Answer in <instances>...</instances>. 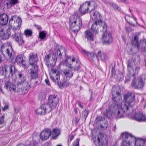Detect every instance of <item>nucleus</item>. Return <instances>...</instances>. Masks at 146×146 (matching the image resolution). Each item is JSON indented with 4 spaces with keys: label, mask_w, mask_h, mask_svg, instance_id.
<instances>
[{
    "label": "nucleus",
    "mask_w": 146,
    "mask_h": 146,
    "mask_svg": "<svg viewBox=\"0 0 146 146\" xmlns=\"http://www.w3.org/2000/svg\"><path fill=\"white\" fill-rule=\"evenodd\" d=\"M65 51V48L62 46H59L57 48V54L58 56L57 58L56 56V54H49L45 56L44 60L46 65L49 68V70H51L52 73H60L62 72L60 70V65H58L57 68H53L52 67L53 63L56 62L57 58L61 59L62 57V54Z\"/></svg>",
    "instance_id": "1"
},
{
    "label": "nucleus",
    "mask_w": 146,
    "mask_h": 146,
    "mask_svg": "<svg viewBox=\"0 0 146 146\" xmlns=\"http://www.w3.org/2000/svg\"><path fill=\"white\" fill-rule=\"evenodd\" d=\"M22 23V21L17 16L14 15L11 17L9 20V25L11 28H13L14 33L12 34V37L15 41H18L21 37V32L19 30Z\"/></svg>",
    "instance_id": "2"
},
{
    "label": "nucleus",
    "mask_w": 146,
    "mask_h": 146,
    "mask_svg": "<svg viewBox=\"0 0 146 146\" xmlns=\"http://www.w3.org/2000/svg\"><path fill=\"white\" fill-rule=\"evenodd\" d=\"M69 23L70 28L74 32H78L80 30L82 27V21L78 16L77 12L70 17Z\"/></svg>",
    "instance_id": "3"
},
{
    "label": "nucleus",
    "mask_w": 146,
    "mask_h": 146,
    "mask_svg": "<svg viewBox=\"0 0 146 146\" xmlns=\"http://www.w3.org/2000/svg\"><path fill=\"white\" fill-rule=\"evenodd\" d=\"M117 109H116V112L115 114V117L117 118L122 117L123 116V113L128 111L129 108H132L131 104L128 103L123 102L121 104V108L119 107V105L117 104Z\"/></svg>",
    "instance_id": "4"
},
{
    "label": "nucleus",
    "mask_w": 146,
    "mask_h": 146,
    "mask_svg": "<svg viewBox=\"0 0 146 146\" xmlns=\"http://www.w3.org/2000/svg\"><path fill=\"white\" fill-rule=\"evenodd\" d=\"M146 75H143V74L140 76L137 77H134L131 82V86L135 89H142L144 86L145 82L143 80H145L144 77Z\"/></svg>",
    "instance_id": "5"
},
{
    "label": "nucleus",
    "mask_w": 146,
    "mask_h": 146,
    "mask_svg": "<svg viewBox=\"0 0 146 146\" xmlns=\"http://www.w3.org/2000/svg\"><path fill=\"white\" fill-rule=\"evenodd\" d=\"M97 7V4L94 1H86L83 5H81L79 9V11L82 15H83L88 12V10L94 7L95 9Z\"/></svg>",
    "instance_id": "6"
},
{
    "label": "nucleus",
    "mask_w": 146,
    "mask_h": 146,
    "mask_svg": "<svg viewBox=\"0 0 146 146\" xmlns=\"http://www.w3.org/2000/svg\"><path fill=\"white\" fill-rule=\"evenodd\" d=\"M122 137L121 146H132V142L135 140V137L134 136L128 133H123Z\"/></svg>",
    "instance_id": "7"
},
{
    "label": "nucleus",
    "mask_w": 146,
    "mask_h": 146,
    "mask_svg": "<svg viewBox=\"0 0 146 146\" xmlns=\"http://www.w3.org/2000/svg\"><path fill=\"white\" fill-rule=\"evenodd\" d=\"M66 65L70 68H73L75 70H78L79 67L78 61L74 57H68L66 60Z\"/></svg>",
    "instance_id": "8"
},
{
    "label": "nucleus",
    "mask_w": 146,
    "mask_h": 146,
    "mask_svg": "<svg viewBox=\"0 0 146 146\" xmlns=\"http://www.w3.org/2000/svg\"><path fill=\"white\" fill-rule=\"evenodd\" d=\"M18 86L19 92L22 94L27 93L31 88L30 85L25 80V77H23V79L18 83Z\"/></svg>",
    "instance_id": "9"
},
{
    "label": "nucleus",
    "mask_w": 146,
    "mask_h": 146,
    "mask_svg": "<svg viewBox=\"0 0 146 146\" xmlns=\"http://www.w3.org/2000/svg\"><path fill=\"white\" fill-rule=\"evenodd\" d=\"M1 50L3 55H6L10 58H12L13 51L11 46L9 45L8 43L4 44L1 47Z\"/></svg>",
    "instance_id": "10"
},
{
    "label": "nucleus",
    "mask_w": 146,
    "mask_h": 146,
    "mask_svg": "<svg viewBox=\"0 0 146 146\" xmlns=\"http://www.w3.org/2000/svg\"><path fill=\"white\" fill-rule=\"evenodd\" d=\"M51 111V108L48 104L46 103L41 105L40 107L36 110L38 114L44 115Z\"/></svg>",
    "instance_id": "11"
},
{
    "label": "nucleus",
    "mask_w": 146,
    "mask_h": 146,
    "mask_svg": "<svg viewBox=\"0 0 146 146\" xmlns=\"http://www.w3.org/2000/svg\"><path fill=\"white\" fill-rule=\"evenodd\" d=\"M11 27L8 28L5 31L3 27H0V37L3 40L9 39L11 34Z\"/></svg>",
    "instance_id": "12"
},
{
    "label": "nucleus",
    "mask_w": 146,
    "mask_h": 146,
    "mask_svg": "<svg viewBox=\"0 0 146 146\" xmlns=\"http://www.w3.org/2000/svg\"><path fill=\"white\" fill-rule=\"evenodd\" d=\"M59 100L58 97L57 95H51L48 97V105L52 109H54L56 106L59 102Z\"/></svg>",
    "instance_id": "13"
},
{
    "label": "nucleus",
    "mask_w": 146,
    "mask_h": 146,
    "mask_svg": "<svg viewBox=\"0 0 146 146\" xmlns=\"http://www.w3.org/2000/svg\"><path fill=\"white\" fill-rule=\"evenodd\" d=\"M51 134V132L49 129H45L41 132L40 135V138L42 141L46 140L48 139Z\"/></svg>",
    "instance_id": "14"
},
{
    "label": "nucleus",
    "mask_w": 146,
    "mask_h": 146,
    "mask_svg": "<svg viewBox=\"0 0 146 146\" xmlns=\"http://www.w3.org/2000/svg\"><path fill=\"white\" fill-rule=\"evenodd\" d=\"M139 33H138L134 36V38L131 40V44L134 47L139 49L140 47L141 43V42L139 40Z\"/></svg>",
    "instance_id": "15"
},
{
    "label": "nucleus",
    "mask_w": 146,
    "mask_h": 146,
    "mask_svg": "<svg viewBox=\"0 0 146 146\" xmlns=\"http://www.w3.org/2000/svg\"><path fill=\"white\" fill-rule=\"evenodd\" d=\"M4 88L11 94L15 93L16 91V86L9 82H7L5 84Z\"/></svg>",
    "instance_id": "16"
},
{
    "label": "nucleus",
    "mask_w": 146,
    "mask_h": 146,
    "mask_svg": "<svg viewBox=\"0 0 146 146\" xmlns=\"http://www.w3.org/2000/svg\"><path fill=\"white\" fill-rule=\"evenodd\" d=\"M102 39L103 42L105 44H109L112 41V37L110 33L105 32L103 34Z\"/></svg>",
    "instance_id": "17"
},
{
    "label": "nucleus",
    "mask_w": 146,
    "mask_h": 146,
    "mask_svg": "<svg viewBox=\"0 0 146 146\" xmlns=\"http://www.w3.org/2000/svg\"><path fill=\"white\" fill-rule=\"evenodd\" d=\"M135 98L134 94L130 92L127 93L123 96L125 102L128 103L130 104L134 100Z\"/></svg>",
    "instance_id": "18"
},
{
    "label": "nucleus",
    "mask_w": 146,
    "mask_h": 146,
    "mask_svg": "<svg viewBox=\"0 0 146 146\" xmlns=\"http://www.w3.org/2000/svg\"><path fill=\"white\" fill-rule=\"evenodd\" d=\"M8 69L10 71V73H15L16 72L15 68L13 65H11L9 67L4 66L0 68V73H5L7 72Z\"/></svg>",
    "instance_id": "19"
},
{
    "label": "nucleus",
    "mask_w": 146,
    "mask_h": 146,
    "mask_svg": "<svg viewBox=\"0 0 146 146\" xmlns=\"http://www.w3.org/2000/svg\"><path fill=\"white\" fill-rule=\"evenodd\" d=\"M25 58L24 55L22 54L18 55L16 57L15 62H17L19 65L22 66L25 68Z\"/></svg>",
    "instance_id": "20"
},
{
    "label": "nucleus",
    "mask_w": 146,
    "mask_h": 146,
    "mask_svg": "<svg viewBox=\"0 0 146 146\" xmlns=\"http://www.w3.org/2000/svg\"><path fill=\"white\" fill-rule=\"evenodd\" d=\"M134 119L139 122L144 121L146 119L145 116L143 113L138 112L136 113L134 115Z\"/></svg>",
    "instance_id": "21"
},
{
    "label": "nucleus",
    "mask_w": 146,
    "mask_h": 146,
    "mask_svg": "<svg viewBox=\"0 0 146 146\" xmlns=\"http://www.w3.org/2000/svg\"><path fill=\"white\" fill-rule=\"evenodd\" d=\"M85 37L91 44H92V42L94 40V37L92 32L91 31H85Z\"/></svg>",
    "instance_id": "22"
},
{
    "label": "nucleus",
    "mask_w": 146,
    "mask_h": 146,
    "mask_svg": "<svg viewBox=\"0 0 146 146\" xmlns=\"http://www.w3.org/2000/svg\"><path fill=\"white\" fill-rule=\"evenodd\" d=\"M101 23V21L100 20L96 21L94 23L92 24L91 29L90 30L92 31L93 33L95 34H98V26L100 25Z\"/></svg>",
    "instance_id": "23"
},
{
    "label": "nucleus",
    "mask_w": 146,
    "mask_h": 146,
    "mask_svg": "<svg viewBox=\"0 0 146 146\" xmlns=\"http://www.w3.org/2000/svg\"><path fill=\"white\" fill-rule=\"evenodd\" d=\"M112 95L113 100L116 102L117 101V99H118L121 94L119 92L117 91L116 88L115 87H113L111 91Z\"/></svg>",
    "instance_id": "24"
},
{
    "label": "nucleus",
    "mask_w": 146,
    "mask_h": 146,
    "mask_svg": "<svg viewBox=\"0 0 146 146\" xmlns=\"http://www.w3.org/2000/svg\"><path fill=\"white\" fill-rule=\"evenodd\" d=\"M95 9H94V7L90 10V15L91 18H92L93 20L98 21L100 19V15L99 12L98 11H95V12H93V10Z\"/></svg>",
    "instance_id": "25"
},
{
    "label": "nucleus",
    "mask_w": 146,
    "mask_h": 146,
    "mask_svg": "<svg viewBox=\"0 0 146 146\" xmlns=\"http://www.w3.org/2000/svg\"><path fill=\"white\" fill-rule=\"evenodd\" d=\"M29 62L30 64L32 66L35 64L38 61L37 55L36 54H30L29 57Z\"/></svg>",
    "instance_id": "26"
},
{
    "label": "nucleus",
    "mask_w": 146,
    "mask_h": 146,
    "mask_svg": "<svg viewBox=\"0 0 146 146\" xmlns=\"http://www.w3.org/2000/svg\"><path fill=\"white\" fill-rule=\"evenodd\" d=\"M8 21V16L6 14H3L0 16V25H3L7 24Z\"/></svg>",
    "instance_id": "27"
},
{
    "label": "nucleus",
    "mask_w": 146,
    "mask_h": 146,
    "mask_svg": "<svg viewBox=\"0 0 146 146\" xmlns=\"http://www.w3.org/2000/svg\"><path fill=\"white\" fill-rule=\"evenodd\" d=\"M116 109L115 108H113L112 110V111H111L110 108H108L106 110V112L104 113V115L109 118L110 117L112 114H113L115 116V113L116 112Z\"/></svg>",
    "instance_id": "28"
},
{
    "label": "nucleus",
    "mask_w": 146,
    "mask_h": 146,
    "mask_svg": "<svg viewBox=\"0 0 146 146\" xmlns=\"http://www.w3.org/2000/svg\"><path fill=\"white\" fill-rule=\"evenodd\" d=\"M5 3L8 8H10L13 6L18 3V0H6Z\"/></svg>",
    "instance_id": "29"
},
{
    "label": "nucleus",
    "mask_w": 146,
    "mask_h": 146,
    "mask_svg": "<svg viewBox=\"0 0 146 146\" xmlns=\"http://www.w3.org/2000/svg\"><path fill=\"white\" fill-rule=\"evenodd\" d=\"M51 80L54 82H58L60 77V74H49Z\"/></svg>",
    "instance_id": "30"
},
{
    "label": "nucleus",
    "mask_w": 146,
    "mask_h": 146,
    "mask_svg": "<svg viewBox=\"0 0 146 146\" xmlns=\"http://www.w3.org/2000/svg\"><path fill=\"white\" fill-rule=\"evenodd\" d=\"M134 140L135 141V146H143L144 144L146 143L145 139L140 138L136 139H135Z\"/></svg>",
    "instance_id": "31"
},
{
    "label": "nucleus",
    "mask_w": 146,
    "mask_h": 146,
    "mask_svg": "<svg viewBox=\"0 0 146 146\" xmlns=\"http://www.w3.org/2000/svg\"><path fill=\"white\" fill-rule=\"evenodd\" d=\"M135 60L133 58H131L129 59L127 62V66L128 70L129 69H131L132 68L133 66L135 64Z\"/></svg>",
    "instance_id": "32"
},
{
    "label": "nucleus",
    "mask_w": 146,
    "mask_h": 146,
    "mask_svg": "<svg viewBox=\"0 0 146 146\" xmlns=\"http://www.w3.org/2000/svg\"><path fill=\"white\" fill-rule=\"evenodd\" d=\"M60 133V130L58 129H54L52 132V137L53 139H55Z\"/></svg>",
    "instance_id": "33"
},
{
    "label": "nucleus",
    "mask_w": 146,
    "mask_h": 146,
    "mask_svg": "<svg viewBox=\"0 0 146 146\" xmlns=\"http://www.w3.org/2000/svg\"><path fill=\"white\" fill-rule=\"evenodd\" d=\"M58 84L59 87L61 88L68 86L69 83L67 80H64L63 82H59L58 83Z\"/></svg>",
    "instance_id": "34"
},
{
    "label": "nucleus",
    "mask_w": 146,
    "mask_h": 146,
    "mask_svg": "<svg viewBox=\"0 0 146 146\" xmlns=\"http://www.w3.org/2000/svg\"><path fill=\"white\" fill-rule=\"evenodd\" d=\"M96 56L98 58H100L102 60H105L106 57V55L104 53L102 54L101 51L100 50H99Z\"/></svg>",
    "instance_id": "35"
},
{
    "label": "nucleus",
    "mask_w": 146,
    "mask_h": 146,
    "mask_svg": "<svg viewBox=\"0 0 146 146\" xmlns=\"http://www.w3.org/2000/svg\"><path fill=\"white\" fill-rule=\"evenodd\" d=\"M108 125V122L106 121H104L103 123L101 124L100 126V129L102 130L106 129Z\"/></svg>",
    "instance_id": "36"
},
{
    "label": "nucleus",
    "mask_w": 146,
    "mask_h": 146,
    "mask_svg": "<svg viewBox=\"0 0 146 146\" xmlns=\"http://www.w3.org/2000/svg\"><path fill=\"white\" fill-rule=\"evenodd\" d=\"M31 66L32 67L30 69L31 72L30 73H37L38 70V66L35 64Z\"/></svg>",
    "instance_id": "37"
},
{
    "label": "nucleus",
    "mask_w": 146,
    "mask_h": 146,
    "mask_svg": "<svg viewBox=\"0 0 146 146\" xmlns=\"http://www.w3.org/2000/svg\"><path fill=\"white\" fill-rule=\"evenodd\" d=\"M24 33L27 37H31L32 35L33 32L31 30L26 29L24 31Z\"/></svg>",
    "instance_id": "38"
},
{
    "label": "nucleus",
    "mask_w": 146,
    "mask_h": 146,
    "mask_svg": "<svg viewBox=\"0 0 146 146\" xmlns=\"http://www.w3.org/2000/svg\"><path fill=\"white\" fill-rule=\"evenodd\" d=\"M73 75V74H63L62 76L64 80H68Z\"/></svg>",
    "instance_id": "39"
},
{
    "label": "nucleus",
    "mask_w": 146,
    "mask_h": 146,
    "mask_svg": "<svg viewBox=\"0 0 146 146\" xmlns=\"http://www.w3.org/2000/svg\"><path fill=\"white\" fill-rule=\"evenodd\" d=\"M46 94L43 92H40L39 95V98L41 100H43L46 98Z\"/></svg>",
    "instance_id": "40"
},
{
    "label": "nucleus",
    "mask_w": 146,
    "mask_h": 146,
    "mask_svg": "<svg viewBox=\"0 0 146 146\" xmlns=\"http://www.w3.org/2000/svg\"><path fill=\"white\" fill-rule=\"evenodd\" d=\"M46 35V33L44 31H42L40 32L39 34V37L41 39L44 38Z\"/></svg>",
    "instance_id": "41"
},
{
    "label": "nucleus",
    "mask_w": 146,
    "mask_h": 146,
    "mask_svg": "<svg viewBox=\"0 0 146 146\" xmlns=\"http://www.w3.org/2000/svg\"><path fill=\"white\" fill-rule=\"evenodd\" d=\"M88 114V111L87 110H85L82 112V117H84L85 119L86 118Z\"/></svg>",
    "instance_id": "42"
},
{
    "label": "nucleus",
    "mask_w": 146,
    "mask_h": 146,
    "mask_svg": "<svg viewBox=\"0 0 146 146\" xmlns=\"http://www.w3.org/2000/svg\"><path fill=\"white\" fill-rule=\"evenodd\" d=\"M101 140H100L99 137L98 138L97 140H96L94 141V143L96 146H102V145L101 144L100 141Z\"/></svg>",
    "instance_id": "43"
},
{
    "label": "nucleus",
    "mask_w": 146,
    "mask_h": 146,
    "mask_svg": "<svg viewBox=\"0 0 146 146\" xmlns=\"http://www.w3.org/2000/svg\"><path fill=\"white\" fill-rule=\"evenodd\" d=\"M128 17H131L129 15H126L125 16V18L126 20L127 21V22L129 23L131 25H132V26H133L135 27H136L137 26L135 25L133 23H132L131 22H129L128 21Z\"/></svg>",
    "instance_id": "44"
},
{
    "label": "nucleus",
    "mask_w": 146,
    "mask_h": 146,
    "mask_svg": "<svg viewBox=\"0 0 146 146\" xmlns=\"http://www.w3.org/2000/svg\"><path fill=\"white\" fill-rule=\"evenodd\" d=\"M104 119V118L102 117H98L96 118V119L95 121V122L96 123L103 121Z\"/></svg>",
    "instance_id": "45"
},
{
    "label": "nucleus",
    "mask_w": 146,
    "mask_h": 146,
    "mask_svg": "<svg viewBox=\"0 0 146 146\" xmlns=\"http://www.w3.org/2000/svg\"><path fill=\"white\" fill-rule=\"evenodd\" d=\"M37 143H34V144H33L32 145L31 144H28L26 145V146H36L37 145ZM17 146H25L23 144H19L17 145Z\"/></svg>",
    "instance_id": "46"
},
{
    "label": "nucleus",
    "mask_w": 146,
    "mask_h": 146,
    "mask_svg": "<svg viewBox=\"0 0 146 146\" xmlns=\"http://www.w3.org/2000/svg\"><path fill=\"white\" fill-rule=\"evenodd\" d=\"M112 6L117 11H120V8L115 4H112Z\"/></svg>",
    "instance_id": "47"
},
{
    "label": "nucleus",
    "mask_w": 146,
    "mask_h": 146,
    "mask_svg": "<svg viewBox=\"0 0 146 146\" xmlns=\"http://www.w3.org/2000/svg\"><path fill=\"white\" fill-rule=\"evenodd\" d=\"M16 41L18 43L19 45H22L24 43V42L23 39L21 38V37L18 40V41Z\"/></svg>",
    "instance_id": "48"
},
{
    "label": "nucleus",
    "mask_w": 146,
    "mask_h": 146,
    "mask_svg": "<svg viewBox=\"0 0 146 146\" xmlns=\"http://www.w3.org/2000/svg\"><path fill=\"white\" fill-rule=\"evenodd\" d=\"M32 79H35L38 78V74H31V76Z\"/></svg>",
    "instance_id": "49"
},
{
    "label": "nucleus",
    "mask_w": 146,
    "mask_h": 146,
    "mask_svg": "<svg viewBox=\"0 0 146 146\" xmlns=\"http://www.w3.org/2000/svg\"><path fill=\"white\" fill-rule=\"evenodd\" d=\"M101 23H102V26H101V27L103 29L106 30V29L107 28V25L105 24V23H102L101 22Z\"/></svg>",
    "instance_id": "50"
},
{
    "label": "nucleus",
    "mask_w": 146,
    "mask_h": 146,
    "mask_svg": "<svg viewBox=\"0 0 146 146\" xmlns=\"http://www.w3.org/2000/svg\"><path fill=\"white\" fill-rule=\"evenodd\" d=\"M110 72H111V73H114L115 72V67L113 66L112 67H110Z\"/></svg>",
    "instance_id": "51"
},
{
    "label": "nucleus",
    "mask_w": 146,
    "mask_h": 146,
    "mask_svg": "<svg viewBox=\"0 0 146 146\" xmlns=\"http://www.w3.org/2000/svg\"><path fill=\"white\" fill-rule=\"evenodd\" d=\"M74 138V136L72 134H71L69 136V138L68 140V142H69V141L71 142Z\"/></svg>",
    "instance_id": "52"
},
{
    "label": "nucleus",
    "mask_w": 146,
    "mask_h": 146,
    "mask_svg": "<svg viewBox=\"0 0 146 146\" xmlns=\"http://www.w3.org/2000/svg\"><path fill=\"white\" fill-rule=\"evenodd\" d=\"M95 55L94 53L90 52L89 54V56L90 57L92 58H93L95 57Z\"/></svg>",
    "instance_id": "53"
},
{
    "label": "nucleus",
    "mask_w": 146,
    "mask_h": 146,
    "mask_svg": "<svg viewBox=\"0 0 146 146\" xmlns=\"http://www.w3.org/2000/svg\"><path fill=\"white\" fill-rule=\"evenodd\" d=\"M83 51L85 53V54L87 56H89V54L90 52H89L85 50H83Z\"/></svg>",
    "instance_id": "54"
},
{
    "label": "nucleus",
    "mask_w": 146,
    "mask_h": 146,
    "mask_svg": "<svg viewBox=\"0 0 146 146\" xmlns=\"http://www.w3.org/2000/svg\"><path fill=\"white\" fill-rule=\"evenodd\" d=\"M79 142L77 140L76 142H75L73 145V146H79Z\"/></svg>",
    "instance_id": "55"
},
{
    "label": "nucleus",
    "mask_w": 146,
    "mask_h": 146,
    "mask_svg": "<svg viewBox=\"0 0 146 146\" xmlns=\"http://www.w3.org/2000/svg\"><path fill=\"white\" fill-rule=\"evenodd\" d=\"M45 82L46 84L48 85H50V83L49 82V80L48 79H46L45 80Z\"/></svg>",
    "instance_id": "56"
},
{
    "label": "nucleus",
    "mask_w": 146,
    "mask_h": 146,
    "mask_svg": "<svg viewBox=\"0 0 146 146\" xmlns=\"http://www.w3.org/2000/svg\"><path fill=\"white\" fill-rule=\"evenodd\" d=\"M8 108V106L5 105L4 106V108H3V111H4L6 110V109H7Z\"/></svg>",
    "instance_id": "57"
},
{
    "label": "nucleus",
    "mask_w": 146,
    "mask_h": 146,
    "mask_svg": "<svg viewBox=\"0 0 146 146\" xmlns=\"http://www.w3.org/2000/svg\"><path fill=\"white\" fill-rule=\"evenodd\" d=\"M78 105L81 108H83V106L82 105L80 102H78Z\"/></svg>",
    "instance_id": "58"
},
{
    "label": "nucleus",
    "mask_w": 146,
    "mask_h": 146,
    "mask_svg": "<svg viewBox=\"0 0 146 146\" xmlns=\"http://www.w3.org/2000/svg\"><path fill=\"white\" fill-rule=\"evenodd\" d=\"M4 122V121L3 118H0V125L3 123Z\"/></svg>",
    "instance_id": "59"
},
{
    "label": "nucleus",
    "mask_w": 146,
    "mask_h": 146,
    "mask_svg": "<svg viewBox=\"0 0 146 146\" xmlns=\"http://www.w3.org/2000/svg\"><path fill=\"white\" fill-rule=\"evenodd\" d=\"M75 122L77 123H78L80 119L77 117L75 118Z\"/></svg>",
    "instance_id": "60"
},
{
    "label": "nucleus",
    "mask_w": 146,
    "mask_h": 146,
    "mask_svg": "<svg viewBox=\"0 0 146 146\" xmlns=\"http://www.w3.org/2000/svg\"><path fill=\"white\" fill-rule=\"evenodd\" d=\"M119 2H121L123 3H126V0H117Z\"/></svg>",
    "instance_id": "61"
},
{
    "label": "nucleus",
    "mask_w": 146,
    "mask_h": 146,
    "mask_svg": "<svg viewBox=\"0 0 146 146\" xmlns=\"http://www.w3.org/2000/svg\"><path fill=\"white\" fill-rule=\"evenodd\" d=\"M70 72H69V71H68L66 70L65 69L64 71H63V73H69Z\"/></svg>",
    "instance_id": "62"
},
{
    "label": "nucleus",
    "mask_w": 146,
    "mask_h": 146,
    "mask_svg": "<svg viewBox=\"0 0 146 146\" xmlns=\"http://www.w3.org/2000/svg\"><path fill=\"white\" fill-rule=\"evenodd\" d=\"M139 69V67H136L135 68V70L137 71V72H138Z\"/></svg>",
    "instance_id": "63"
},
{
    "label": "nucleus",
    "mask_w": 146,
    "mask_h": 146,
    "mask_svg": "<svg viewBox=\"0 0 146 146\" xmlns=\"http://www.w3.org/2000/svg\"><path fill=\"white\" fill-rule=\"evenodd\" d=\"M74 111L76 114H77L78 113V111L76 109H75L74 110Z\"/></svg>",
    "instance_id": "64"
}]
</instances>
